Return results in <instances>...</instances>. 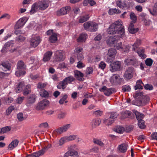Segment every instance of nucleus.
I'll return each mask as SVG.
<instances>
[{"mask_svg":"<svg viewBox=\"0 0 157 157\" xmlns=\"http://www.w3.org/2000/svg\"><path fill=\"white\" fill-rule=\"evenodd\" d=\"M123 23L120 20L114 22L109 27L108 32L110 34H116L114 36L110 37L107 40V44L110 46L116 47L118 50L123 53H126L128 52L130 48L128 45H125L120 42L117 43V40L120 38L123 37L125 32Z\"/></svg>","mask_w":157,"mask_h":157,"instance_id":"f257e3e1","label":"nucleus"},{"mask_svg":"<svg viewBox=\"0 0 157 157\" xmlns=\"http://www.w3.org/2000/svg\"><path fill=\"white\" fill-rule=\"evenodd\" d=\"M141 44V41L140 40L137 39L132 45V50L134 51H136V49H137L136 51V52L138 56L142 59H144L146 57V55L144 53L145 49L143 48H138V47Z\"/></svg>","mask_w":157,"mask_h":157,"instance_id":"f03ea898","label":"nucleus"},{"mask_svg":"<svg viewBox=\"0 0 157 157\" xmlns=\"http://www.w3.org/2000/svg\"><path fill=\"white\" fill-rule=\"evenodd\" d=\"M82 50L83 48L80 47L77 48L75 50V54L77 56L78 59L79 60L77 65V67L79 68H81L85 66V64L81 61L83 59Z\"/></svg>","mask_w":157,"mask_h":157,"instance_id":"7ed1b4c3","label":"nucleus"},{"mask_svg":"<svg viewBox=\"0 0 157 157\" xmlns=\"http://www.w3.org/2000/svg\"><path fill=\"white\" fill-rule=\"evenodd\" d=\"M17 70L15 72V75L17 77L24 75L26 72L24 70L25 69L26 66L22 60L19 61L18 62L17 65Z\"/></svg>","mask_w":157,"mask_h":157,"instance_id":"20e7f679","label":"nucleus"},{"mask_svg":"<svg viewBox=\"0 0 157 157\" xmlns=\"http://www.w3.org/2000/svg\"><path fill=\"white\" fill-rule=\"evenodd\" d=\"M84 29L90 32H95L98 29V24L92 21H87L83 24Z\"/></svg>","mask_w":157,"mask_h":157,"instance_id":"39448f33","label":"nucleus"},{"mask_svg":"<svg viewBox=\"0 0 157 157\" xmlns=\"http://www.w3.org/2000/svg\"><path fill=\"white\" fill-rule=\"evenodd\" d=\"M124 62L127 65H132L136 67H138L140 64V62L134 57H128L125 59Z\"/></svg>","mask_w":157,"mask_h":157,"instance_id":"423d86ee","label":"nucleus"},{"mask_svg":"<svg viewBox=\"0 0 157 157\" xmlns=\"http://www.w3.org/2000/svg\"><path fill=\"white\" fill-rule=\"evenodd\" d=\"M117 53L116 50L114 48H111L108 49V53L107 54L106 61L109 63L112 62Z\"/></svg>","mask_w":157,"mask_h":157,"instance_id":"0eeeda50","label":"nucleus"},{"mask_svg":"<svg viewBox=\"0 0 157 157\" xmlns=\"http://www.w3.org/2000/svg\"><path fill=\"white\" fill-rule=\"evenodd\" d=\"M123 78L117 74L113 75L110 79V81L113 85H118L121 84Z\"/></svg>","mask_w":157,"mask_h":157,"instance_id":"6e6552de","label":"nucleus"},{"mask_svg":"<svg viewBox=\"0 0 157 157\" xmlns=\"http://www.w3.org/2000/svg\"><path fill=\"white\" fill-rule=\"evenodd\" d=\"M118 116V114L116 112H111L110 113L109 117L107 119L104 120L103 123L106 125H110L113 123Z\"/></svg>","mask_w":157,"mask_h":157,"instance_id":"1a4fd4ad","label":"nucleus"},{"mask_svg":"<svg viewBox=\"0 0 157 157\" xmlns=\"http://www.w3.org/2000/svg\"><path fill=\"white\" fill-rule=\"evenodd\" d=\"M134 70L133 67H129L125 70L123 77L126 80H130L133 77Z\"/></svg>","mask_w":157,"mask_h":157,"instance_id":"9d476101","label":"nucleus"},{"mask_svg":"<svg viewBox=\"0 0 157 157\" xmlns=\"http://www.w3.org/2000/svg\"><path fill=\"white\" fill-rule=\"evenodd\" d=\"M54 59L56 61H63L65 57L64 56V52L61 50L56 51L54 53Z\"/></svg>","mask_w":157,"mask_h":157,"instance_id":"9b49d317","label":"nucleus"},{"mask_svg":"<svg viewBox=\"0 0 157 157\" xmlns=\"http://www.w3.org/2000/svg\"><path fill=\"white\" fill-rule=\"evenodd\" d=\"M49 103V101L47 99H43L37 104L36 109L37 110H42L48 105Z\"/></svg>","mask_w":157,"mask_h":157,"instance_id":"f8f14e48","label":"nucleus"},{"mask_svg":"<svg viewBox=\"0 0 157 157\" xmlns=\"http://www.w3.org/2000/svg\"><path fill=\"white\" fill-rule=\"evenodd\" d=\"M117 6L120 8L125 10L128 9L130 7V5L131 3L130 2H126L125 1L121 2L120 0L116 1Z\"/></svg>","mask_w":157,"mask_h":157,"instance_id":"ddd939ff","label":"nucleus"},{"mask_svg":"<svg viewBox=\"0 0 157 157\" xmlns=\"http://www.w3.org/2000/svg\"><path fill=\"white\" fill-rule=\"evenodd\" d=\"M27 19L24 17L20 18L16 23L14 26L15 29H19L23 27L26 22Z\"/></svg>","mask_w":157,"mask_h":157,"instance_id":"4468645a","label":"nucleus"},{"mask_svg":"<svg viewBox=\"0 0 157 157\" xmlns=\"http://www.w3.org/2000/svg\"><path fill=\"white\" fill-rule=\"evenodd\" d=\"M41 41L40 36H35L33 37L30 40L31 45L33 47H36L40 43Z\"/></svg>","mask_w":157,"mask_h":157,"instance_id":"2eb2a0df","label":"nucleus"},{"mask_svg":"<svg viewBox=\"0 0 157 157\" xmlns=\"http://www.w3.org/2000/svg\"><path fill=\"white\" fill-rule=\"evenodd\" d=\"M76 147L75 145H71L68 147V151L67 152L70 156H75L78 157V153L74 149Z\"/></svg>","mask_w":157,"mask_h":157,"instance_id":"dca6fc26","label":"nucleus"},{"mask_svg":"<svg viewBox=\"0 0 157 157\" xmlns=\"http://www.w3.org/2000/svg\"><path fill=\"white\" fill-rule=\"evenodd\" d=\"M71 7L69 6H67L63 7L57 11V14L58 16H62L67 14L71 10Z\"/></svg>","mask_w":157,"mask_h":157,"instance_id":"f3484780","label":"nucleus"},{"mask_svg":"<svg viewBox=\"0 0 157 157\" xmlns=\"http://www.w3.org/2000/svg\"><path fill=\"white\" fill-rule=\"evenodd\" d=\"M121 66V63L120 62H114L110 65V70L112 72L119 71L120 69Z\"/></svg>","mask_w":157,"mask_h":157,"instance_id":"a211bd4d","label":"nucleus"},{"mask_svg":"<svg viewBox=\"0 0 157 157\" xmlns=\"http://www.w3.org/2000/svg\"><path fill=\"white\" fill-rule=\"evenodd\" d=\"M100 91L104 92V94L106 96H109L113 93L114 89L112 88H108L105 86H103L101 88L99 89Z\"/></svg>","mask_w":157,"mask_h":157,"instance_id":"6ab92c4d","label":"nucleus"},{"mask_svg":"<svg viewBox=\"0 0 157 157\" xmlns=\"http://www.w3.org/2000/svg\"><path fill=\"white\" fill-rule=\"evenodd\" d=\"M39 7V10H44L46 9L48 6L49 1L43 0L38 2Z\"/></svg>","mask_w":157,"mask_h":157,"instance_id":"aec40b11","label":"nucleus"},{"mask_svg":"<svg viewBox=\"0 0 157 157\" xmlns=\"http://www.w3.org/2000/svg\"><path fill=\"white\" fill-rule=\"evenodd\" d=\"M14 44V41L12 40L9 41L6 43L4 44L1 50V52L2 53H6L8 52V48L9 47H12L13 46V44Z\"/></svg>","mask_w":157,"mask_h":157,"instance_id":"412c9836","label":"nucleus"},{"mask_svg":"<svg viewBox=\"0 0 157 157\" xmlns=\"http://www.w3.org/2000/svg\"><path fill=\"white\" fill-rule=\"evenodd\" d=\"M1 68L2 70L7 71L10 70V64L7 62H2L0 64Z\"/></svg>","mask_w":157,"mask_h":157,"instance_id":"4be33fe9","label":"nucleus"},{"mask_svg":"<svg viewBox=\"0 0 157 157\" xmlns=\"http://www.w3.org/2000/svg\"><path fill=\"white\" fill-rule=\"evenodd\" d=\"M39 10V7L38 3L37 2L34 3L31 6V9L29 12L30 14H33L35 13Z\"/></svg>","mask_w":157,"mask_h":157,"instance_id":"5701e85b","label":"nucleus"},{"mask_svg":"<svg viewBox=\"0 0 157 157\" xmlns=\"http://www.w3.org/2000/svg\"><path fill=\"white\" fill-rule=\"evenodd\" d=\"M71 126L70 124H66L64 125L63 127L56 129V131L57 133L60 134L67 131L70 128Z\"/></svg>","mask_w":157,"mask_h":157,"instance_id":"b1692460","label":"nucleus"},{"mask_svg":"<svg viewBox=\"0 0 157 157\" xmlns=\"http://www.w3.org/2000/svg\"><path fill=\"white\" fill-rule=\"evenodd\" d=\"M128 147L127 144L123 143L118 146V149L121 153H124L127 151Z\"/></svg>","mask_w":157,"mask_h":157,"instance_id":"393cba45","label":"nucleus"},{"mask_svg":"<svg viewBox=\"0 0 157 157\" xmlns=\"http://www.w3.org/2000/svg\"><path fill=\"white\" fill-rule=\"evenodd\" d=\"M19 140L17 139H15L13 140L8 145V148L10 150H12L17 146Z\"/></svg>","mask_w":157,"mask_h":157,"instance_id":"a878e982","label":"nucleus"},{"mask_svg":"<svg viewBox=\"0 0 157 157\" xmlns=\"http://www.w3.org/2000/svg\"><path fill=\"white\" fill-rule=\"evenodd\" d=\"M86 34L82 33L81 34L78 38L77 39V41L78 43L84 42L87 37Z\"/></svg>","mask_w":157,"mask_h":157,"instance_id":"bb28decb","label":"nucleus"},{"mask_svg":"<svg viewBox=\"0 0 157 157\" xmlns=\"http://www.w3.org/2000/svg\"><path fill=\"white\" fill-rule=\"evenodd\" d=\"M75 76L76 78L79 81H82L83 80V74L81 72L76 70L74 72Z\"/></svg>","mask_w":157,"mask_h":157,"instance_id":"cd10ccee","label":"nucleus"},{"mask_svg":"<svg viewBox=\"0 0 157 157\" xmlns=\"http://www.w3.org/2000/svg\"><path fill=\"white\" fill-rule=\"evenodd\" d=\"M25 86V83L24 82H20L16 88L15 90L16 93H19L21 92L24 89Z\"/></svg>","mask_w":157,"mask_h":157,"instance_id":"c85d7f7f","label":"nucleus"},{"mask_svg":"<svg viewBox=\"0 0 157 157\" xmlns=\"http://www.w3.org/2000/svg\"><path fill=\"white\" fill-rule=\"evenodd\" d=\"M132 112L135 114L136 119L138 121L142 120L144 118V115L142 113L138 112L135 109L133 110Z\"/></svg>","mask_w":157,"mask_h":157,"instance_id":"c756f323","label":"nucleus"},{"mask_svg":"<svg viewBox=\"0 0 157 157\" xmlns=\"http://www.w3.org/2000/svg\"><path fill=\"white\" fill-rule=\"evenodd\" d=\"M52 54V52L51 51H48L44 55L43 59V61L46 62L49 60Z\"/></svg>","mask_w":157,"mask_h":157,"instance_id":"7c9ffc66","label":"nucleus"},{"mask_svg":"<svg viewBox=\"0 0 157 157\" xmlns=\"http://www.w3.org/2000/svg\"><path fill=\"white\" fill-rule=\"evenodd\" d=\"M90 17L88 14H85L79 17L78 18V22L80 23H83L88 20Z\"/></svg>","mask_w":157,"mask_h":157,"instance_id":"2f4dec72","label":"nucleus"},{"mask_svg":"<svg viewBox=\"0 0 157 157\" xmlns=\"http://www.w3.org/2000/svg\"><path fill=\"white\" fill-rule=\"evenodd\" d=\"M36 97L34 95L32 94L28 97L27 99V103L31 104L34 103L36 101Z\"/></svg>","mask_w":157,"mask_h":157,"instance_id":"473e14b6","label":"nucleus"},{"mask_svg":"<svg viewBox=\"0 0 157 157\" xmlns=\"http://www.w3.org/2000/svg\"><path fill=\"white\" fill-rule=\"evenodd\" d=\"M101 123L100 119H93L91 123V125L93 128H95L99 126Z\"/></svg>","mask_w":157,"mask_h":157,"instance_id":"72a5a7b5","label":"nucleus"},{"mask_svg":"<svg viewBox=\"0 0 157 157\" xmlns=\"http://www.w3.org/2000/svg\"><path fill=\"white\" fill-rule=\"evenodd\" d=\"M134 23L131 22L128 27V30L130 33L134 34L138 31V29H135L134 28Z\"/></svg>","mask_w":157,"mask_h":157,"instance_id":"f704fd0d","label":"nucleus"},{"mask_svg":"<svg viewBox=\"0 0 157 157\" xmlns=\"http://www.w3.org/2000/svg\"><path fill=\"white\" fill-rule=\"evenodd\" d=\"M131 114V112L128 111H126L124 112H122L121 114V118L123 119L127 117H129Z\"/></svg>","mask_w":157,"mask_h":157,"instance_id":"c9c22d12","label":"nucleus"},{"mask_svg":"<svg viewBox=\"0 0 157 157\" xmlns=\"http://www.w3.org/2000/svg\"><path fill=\"white\" fill-rule=\"evenodd\" d=\"M143 85H144V84L141 80H138L136 82V86H134L135 89H142L143 88Z\"/></svg>","mask_w":157,"mask_h":157,"instance_id":"e433bc0d","label":"nucleus"},{"mask_svg":"<svg viewBox=\"0 0 157 157\" xmlns=\"http://www.w3.org/2000/svg\"><path fill=\"white\" fill-rule=\"evenodd\" d=\"M57 35L56 33L52 34L49 37V41L51 43H55L57 41Z\"/></svg>","mask_w":157,"mask_h":157,"instance_id":"4c0bfd02","label":"nucleus"},{"mask_svg":"<svg viewBox=\"0 0 157 157\" xmlns=\"http://www.w3.org/2000/svg\"><path fill=\"white\" fill-rule=\"evenodd\" d=\"M24 89L23 91V94L26 95L29 94L31 91V86L30 85H27L24 87Z\"/></svg>","mask_w":157,"mask_h":157,"instance_id":"58836bf2","label":"nucleus"},{"mask_svg":"<svg viewBox=\"0 0 157 157\" xmlns=\"http://www.w3.org/2000/svg\"><path fill=\"white\" fill-rule=\"evenodd\" d=\"M67 85L66 83L63 80L60 82L57 86V87L58 89L64 90L66 87V85Z\"/></svg>","mask_w":157,"mask_h":157,"instance_id":"ea45409f","label":"nucleus"},{"mask_svg":"<svg viewBox=\"0 0 157 157\" xmlns=\"http://www.w3.org/2000/svg\"><path fill=\"white\" fill-rule=\"evenodd\" d=\"M125 130L124 128L122 126H117L114 128V131L119 133H122Z\"/></svg>","mask_w":157,"mask_h":157,"instance_id":"a19ab883","label":"nucleus"},{"mask_svg":"<svg viewBox=\"0 0 157 157\" xmlns=\"http://www.w3.org/2000/svg\"><path fill=\"white\" fill-rule=\"evenodd\" d=\"M74 80V77L71 76H68L65 78L63 80L66 83L67 85L68 84L71 83Z\"/></svg>","mask_w":157,"mask_h":157,"instance_id":"79ce46f5","label":"nucleus"},{"mask_svg":"<svg viewBox=\"0 0 157 157\" xmlns=\"http://www.w3.org/2000/svg\"><path fill=\"white\" fill-rule=\"evenodd\" d=\"M121 12L119 10L116 8L111 9L109 11V13L110 15H112L114 13H120Z\"/></svg>","mask_w":157,"mask_h":157,"instance_id":"37998d69","label":"nucleus"},{"mask_svg":"<svg viewBox=\"0 0 157 157\" xmlns=\"http://www.w3.org/2000/svg\"><path fill=\"white\" fill-rule=\"evenodd\" d=\"M143 106L146 105L149 102L150 99L147 96L141 97Z\"/></svg>","mask_w":157,"mask_h":157,"instance_id":"c03bdc74","label":"nucleus"},{"mask_svg":"<svg viewBox=\"0 0 157 157\" xmlns=\"http://www.w3.org/2000/svg\"><path fill=\"white\" fill-rule=\"evenodd\" d=\"M138 121V125L139 127L141 129L145 128L146 126L144 124V121L143 120Z\"/></svg>","mask_w":157,"mask_h":157,"instance_id":"a18cd8bd","label":"nucleus"},{"mask_svg":"<svg viewBox=\"0 0 157 157\" xmlns=\"http://www.w3.org/2000/svg\"><path fill=\"white\" fill-rule=\"evenodd\" d=\"M130 17L132 20L131 22L134 23L136 22L137 20V17L135 14L134 13L131 12L130 13Z\"/></svg>","mask_w":157,"mask_h":157,"instance_id":"49530a36","label":"nucleus"},{"mask_svg":"<svg viewBox=\"0 0 157 157\" xmlns=\"http://www.w3.org/2000/svg\"><path fill=\"white\" fill-rule=\"evenodd\" d=\"M33 157H39L40 156L44 154V151L43 150H40L38 151L33 153Z\"/></svg>","mask_w":157,"mask_h":157,"instance_id":"de8ad7c7","label":"nucleus"},{"mask_svg":"<svg viewBox=\"0 0 157 157\" xmlns=\"http://www.w3.org/2000/svg\"><path fill=\"white\" fill-rule=\"evenodd\" d=\"M40 94L41 97L44 98H47L49 96L48 92L45 90H41Z\"/></svg>","mask_w":157,"mask_h":157,"instance_id":"09e8293b","label":"nucleus"},{"mask_svg":"<svg viewBox=\"0 0 157 157\" xmlns=\"http://www.w3.org/2000/svg\"><path fill=\"white\" fill-rule=\"evenodd\" d=\"M135 105L138 106H143L141 97H140L136 99L135 101Z\"/></svg>","mask_w":157,"mask_h":157,"instance_id":"8fccbe9b","label":"nucleus"},{"mask_svg":"<svg viewBox=\"0 0 157 157\" xmlns=\"http://www.w3.org/2000/svg\"><path fill=\"white\" fill-rule=\"evenodd\" d=\"M93 142L94 144H96L102 147L104 146V144L101 141L97 139H94Z\"/></svg>","mask_w":157,"mask_h":157,"instance_id":"3c124183","label":"nucleus"},{"mask_svg":"<svg viewBox=\"0 0 157 157\" xmlns=\"http://www.w3.org/2000/svg\"><path fill=\"white\" fill-rule=\"evenodd\" d=\"M122 90L124 92H129L131 90L130 86L129 85H124L122 86Z\"/></svg>","mask_w":157,"mask_h":157,"instance_id":"603ef678","label":"nucleus"},{"mask_svg":"<svg viewBox=\"0 0 157 157\" xmlns=\"http://www.w3.org/2000/svg\"><path fill=\"white\" fill-rule=\"evenodd\" d=\"M148 10L150 13L152 15H157V9L156 8V7H153L152 10L149 9Z\"/></svg>","mask_w":157,"mask_h":157,"instance_id":"864d4df0","label":"nucleus"},{"mask_svg":"<svg viewBox=\"0 0 157 157\" xmlns=\"http://www.w3.org/2000/svg\"><path fill=\"white\" fill-rule=\"evenodd\" d=\"M67 141L66 137H64L60 139L59 142V146H62Z\"/></svg>","mask_w":157,"mask_h":157,"instance_id":"5fc2aeb1","label":"nucleus"},{"mask_svg":"<svg viewBox=\"0 0 157 157\" xmlns=\"http://www.w3.org/2000/svg\"><path fill=\"white\" fill-rule=\"evenodd\" d=\"M145 63L146 65L149 66H151L152 64L153 60L150 58H148L146 59L145 61Z\"/></svg>","mask_w":157,"mask_h":157,"instance_id":"6e6d98bb","label":"nucleus"},{"mask_svg":"<svg viewBox=\"0 0 157 157\" xmlns=\"http://www.w3.org/2000/svg\"><path fill=\"white\" fill-rule=\"evenodd\" d=\"M67 95L66 94H65L62 97V98L59 101V103L60 104H63L65 101L67 99Z\"/></svg>","mask_w":157,"mask_h":157,"instance_id":"4d7b16f0","label":"nucleus"},{"mask_svg":"<svg viewBox=\"0 0 157 157\" xmlns=\"http://www.w3.org/2000/svg\"><path fill=\"white\" fill-rule=\"evenodd\" d=\"M9 74L7 73L0 71V78H4L7 77L9 75Z\"/></svg>","mask_w":157,"mask_h":157,"instance_id":"13d9d810","label":"nucleus"},{"mask_svg":"<svg viewBox=\"0 0 157 157\" xmlns=\"http://www.w3.org/2000/svg\"><path fill=\"white\" fill-rule=\"evenodd\" d=\"M13 106H10L6 110V113L7 115L10 114L12 111L14 109Z\"/></svg>","mask_w":157,"mask_h":157,"instance_id":"bf43d9fd","label":"nucleus"},{"mask_svg":"<svg viewBox=\"0 0 157 157\" xmlns=\"http://www.w3.org/2000/svg\"><path fill=\"white\" fill-rule=\"evenodd\" d=\"M67 141L72 140L75 139L76 138V136L72 135L66 137Z\"/></svg>","mask_w":157,"mask_h":157,"instance_id":"052dcab7","label":"nucleus"},{"mask_svg":"<svg viewBox=\"0 0 157 157\" xmlns=\"http://www.w3.org/2000/svg\"><path fill=\"white\" fill-rule=\"evenodd\" d=\"M46 84L45 83L40 82L37 84V87L39 89H42L46 86Z\"/></svg>","mask_w":157,"mask_h":157,"instance_id":"680f3d73","label":"nucleus"},{"mask_svg":"<svg viewBox=\"0 0 157 157\" xmlns=\"http://www.w3.org/2000/svg\"><path fill=\"white\" fill-rule=\"evenodd\" d=\"M105 63L103 62H101L99 64V68L102 70H104L106 67Z\"/></svg>","mask_w":157,"mask_h":157,"instance_id":"e2e57ef3","label":"nucleus"},{"mask_svg":"<svg viewBox=\"0 0 157 157\" xmlns=\"http://www.w3.org/2000/svg\"><path fill=\"white\" fill-rule=\"evenodd\" d=\"M11 127L10 126H7L2 128L3 133H6L7 132L11 130Z\"/></svg>","mask_w":157,"mask_h":157,"instance_id":"0e129e2a","label":"nucleus"},{"mask_svg":"<svg viewBox=\"0 0 157 157\" xmlns=\"http://www.w3.org/2000/svg\"><path fill=\"white\" fill-rule=\"evenodd\" d=\"M102 113L103 112L100 110L94 111H93V114L97 116H101L102 114Z\"/></svg>","mask_w":157,"mask_h":157,"instance_id":"69168bd1","label":"nucleus"},{"mask_svg":"<svg viewBox=\"0 0 157 157\" xmlns=\"http://www.w3.org/2000/svg\"><path fill=\"white\" fill-rule=\"evenodd\" d=\"M66 113L63 112H61L58 115V118L59 119H63L65 117Z\"/></svg>","mask_w":157,"mask_h":157,"instance_id":"338daca9","label":"nucleus"},{"mask_svg":"<svg viewBox=\"0 0 157 157\" xmlns=\"http://www.w3.org/2000/svg\"><path fill=\"white\" fill-rule=\"evenodd\" d=\"M144 87L145 89L147 90H151L153 89V87L152 85L146 84L144 86Z\"/></svg>","mask_w":157,"mask_h":157,"instance_id":"774afa93","label":"nucleus"}]
</instances>
